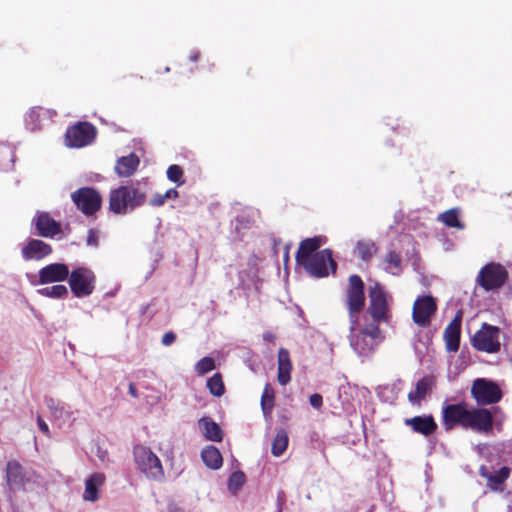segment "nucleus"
Returning a JSON list of instances; mask_svg holds the SVG:
<instances>
[{"instance_id": "nucleus-1", "label": "nucleus", "mask_w": 512, "mask_h": 512, "mask_svg": "<svg viewBox=\"0 0 512 512\" xmlns=\"http://www.w3.org/2000/svg\"><path fill=\"white\" fill-rule=\"evenodd\" d=\"M442 426L445 431H451L460 426L482 435H491L494 429V416L490 409L484 407H468L462 401L448 404L442 408Z\"/></svg>"}, {"instance_id": "nucleus-2", "label": "nucleus", "mask_w": 512, "mask_h": 512, "mask_svg": "<svg viewBox=\"0 0 512 512\" xmlns=\"http://www.w3.org/2000/svg\"><path fill=\"white\" fill-rule=\"evenodd\" d=\"M146 198L139 182L121 185L110 191L108 209L115 215H125L143 206Z\"/></svg>"}, {"instance_id": "nucleus-3", "label": "nucleus", "mask_w": 512, "mask_h": 512, "mask_svg": "<svg viewBox=\"0 0 512 512\" xmlns=\"http://www.w3.org/2000/svg\"><path fill=\"white\" fill-rule=\"evenodd\" d=\"M344 304L348 312L349 330H355L359 324V315L365 307V285L362 278L353 274L348 278L345 288Z\"/></svg>"}, {"instance_id": "nucleus-4", "label": "nucleus", "mask_w": 512, "mask_h": 512, "mask_svg": "<svg viewBox=\"0 0 512 512\" xmlns=\"http://www.w3.org/2000/svg\"><path fill=\"white\" fill-rule=\"evenodd\" d=\"M133 455L138 469L149 479L161 481L164 469L160 459L152 450L144 445H135Z\"/></svg>"}, {"instance_id": "nucleus-5", "label": "nucleus", "mask_w": 512, "mask_h": 512, "mask_svg": "<svg viewBox=\"0 0 512 512\" xmlns=\"http://www.w3.org/2000/svg\"><path fill=\"white\" fill-rule=\"evenodd\" d=\"M368 297L369 305L367 311L373 321L377 324L388 322L391 314L387 300V293L379 282H376L373 286L369 287Z\"/></svg>"}, {"instance_id": "nucleus-6", "label": "nucleus", "mask_w": 512, "mask_h": 512, "mask_svg": "<svg viewBox=\"0 0 512 512\" xmlns=\"http://www.w3.org/2000/svg\"><path fill=\"white\" fill-rule=\"evenodd\" d=\"M499 336V327L483 323L471 339L472 347L480 352L489 354L498 353L501 349Z\"/></svg>"}, {"instance_id": "nucleus-7", "label": "nucleus", "mask_w": 512, "mask_h": 512, "mask_svg": "<svg viewBox=\"0 0 512 512\" xmlns=\"http://www.w3.org/2000/svg\"><path fill=\"white\" fill-rule=\"evenodd\" d=\"M68 283L75 297H87L91 295L95 289L96 276L91 269L81 266L70 272Z\"/></svg>"}, {"instance_id": "nucleus-8", "label": "nucleus", "mask_w": 512, "mask_h": 512, "mask_svg": "<svg viewBox=\"0 0 512 512\" xmlns=\"http://www.w3.org/2000/svg\"><path fill=\"white\" fill-rule=\"evenodd\" d=\"M302 266L315 278L327 277L330 272L335 273L337 270V263L333 259V254L330 249L315 252L314 256L305 261Z\"/></svg>"}, {"instance_id": "nucleus-9", "label": "nucleus", "mask_w": 512, "mask_h": 512, "mask_svg": "<svg viewBox=\"0 0 512 512\" xmlns=\"http://www.w3.org/2000/svg\"><path fill=\"white\" fill-rule=\"evenodd\" d=\"M471 396L475 402L482 407L498 403L502 398V391L499 385L485 378H477L471 386Z\"/></svg>"}, {"instance_id": "nucleus-10", "label": "nucleus", "mask_w": 512, "mask_h": 512, "mask_svg": "<svg viewBox=\"0 0 512 512\" xmlns=\"http://www.w3.org/2000/svg\"><path fill=\"white\" fill-rule=\"evenodd\" d=\"M71 199L78 210L86 216H92L100 210L102 196L93 187H81L71 193Z\"/></svg>"}, {"instance_id": "nucleus-11", "label": "nucleus", "mask_w": 512, "mask_h": 512, "mask_svg": "<svg viewBox=\"0 0 512 512\" xmlns=\"http://www.w3.org/2000/svg\"><path fill=\"white\" fill-rule=\"evenodd\" d=\"M97 130L89 122H78L67 128L65 144L71 148H81L91 144L96 138Z\"/></svg>"}, {"instance_id": "nucleus-12", "label": "nucleus", "mask_w": 512, "mask_h": 512, "mask_svg": "<svg viewBox=\"0 0 512 512\" xmlns=\"http://www.w3.org/2000/svg\"><path fill=\"white\" fill-rule=\"evenodd\" d=\"M508 279V272L498 263H489L483 266L477 276V283L485 290L501 288Z\"/></svg>"}, {"instance_id": "nucleus-13", "label": "nucleus", "mask_w": 512, "mask_h": 512, "mask_svg": "<svg viewBox=\"0 0 512 512\" xmlns=\"http://www.w3.org/2000/svg\"><path fill=\"white\" fill-rule=\"evenodd\" d=\"M436 311L437 303L433 296H418L413 304L412 320L419 327H427Z\"/></svg>"}, {"instance_id": "nucleus-14", "label": "nucleus", "mask_w": 512, "mask_h": 512, "mask_svg": "<svg viewBox=\"0 0 512 512\" xmlns=\"http://www.w3.org/2000/svg\"><path fill=\"white\" fill-rule=\"evenodd\" d=\"M70 270L65 263H50L42 267L38 272V284L60 283L68 280Z\"/></svg>"}, {"instance_id": "nucleus-15", "label": "nucleus", "mask_w": 512, "mask_h": 512, "mask_svg": "<svg viewBox=\"0 0 512 512\" xmlns=\"http://www.w3.org/2000/svg\"><path fill=\"white\" fill-rule=\"evenodd\" d=\"M36 234L44 238H53L62 232L61 224L54 220L48 212L38 211L32 220Z\"/></svg>"}, {"instance_id": "nucleus-16", "label": "nucleus", "mask_w": 512, "mask_h": 512, "mask_svg": "<svg viewBox=\"0 0 512 512\" xmlns=\"http://www.w3.org/2000/svg\"><path fill=\"white\" fill-rule=\"evenodd\" d=\"M462 318L463 313L461 310H458L444 329L443 339L448 352H457L460 347Z\"/></svg>"}, {"instance_id": "nucleus-17", "label": "nucleus", "mask_w": 512, "mask_h": 512, "mask_svg": "<svg viewBox=\"0 0 512 512\" xmlns=\"http://www.w3.org/2000/svg\"><path fill=\"white\" fill-rule=\"evenodd\" d=\"M404 424L414 433L421 434L425 437L434 434L438 429V424L432 414L406 418Z\"/></svg>"}, {"instance_id": "nucleus-18", "label": "nucleus", "mask_w": 512, "mask_h": 512, "mask_svg": "<svg viewBox=\"0 0 512 512\" xmlns=\"http://www.w3.org/2000/svg\"><path fill=\"white\" fill-rule=\"evenodd\" d=\"M53 248L50 244L39 240L30 239L21 250V255L25 261L41 260L52 254Z\"/></svg>"}, {"instance_id": "nucleus-19", "label": "nucleus", "mask_w": 512, "mask_h": 512, "mask_svg": "<svg viewBox=\"0 0 512 512\" xmlns=\"http://www.w3.org/2000/svg\"><path fill=\"white\" fill-rule=\"evenodd\" d=\"M6 481L10 489L24 488L27 479L23 466L16 460H11L6 465Z\"/></svg>"}, {"instance_id": "nucleus-20", "label": "nucleus", "mask_w": 512, "mask_h": 512, "mask_svg": "<svg viewBox=\"0 0 512 512\" xmlns=\"http://www.w3.org/2000/svg\"><path fill=\"white\" fill-rule=\"evenodd\" d=\"M511 469L508 466H503L495 473H491L489 469L482 465L479 468V474L488 482V486L493 490L501 489V486L509 478Z\"/></svg>"}, {"instance_id": "nucleus-21", "label": "nucleus", "mask_w": 512, "mask_h": 512, "mask_svg": "<svg viewBox=\"0 0 512 512\" xmlns=\"http://www.w3.org/2000/svg\"><path fill=\"white\" fill-rule=\"evenodd\" d=\"M349 331L350 344L358 354L366 355L373 351L375 343L372 342L368 332L357 331V328Z\"/></svg>"}, {"instance_id": "nucleus-22", "label": "nucleus", "mask_w": 512, "mask_h": 512, "mask_svg": "<svg viewBox=\"0 0 512 512\" xmlns=\"http://www.w3.org/2000/svg\"><path fill=\"white\" fill-rule=\"evenodd\" d=\"M103 473H94L85 481V489L82 495L84 501L96 502L99 499V491L105 484Z\"/></svg>"}, {"instance_id": "nucleus-23", "label": "nucleus", "mask_w": 512, "mask_h": 512, "mask_svg": "<svg viewBox=\"0 0 512 512\" xmlns=\"http://www.w3.org/2000/svg\"><path fill=\"white\" fill-rule=\"evenodd\" d=\"M45 404L50 411L52 418L55 421H58L59 426L68 423H72L74 421L73 412L67 409L65 406L61 405L58 401L54 400L51 397L45 398Z\"/></svg>"}, {"instance_id": "nucleus-24", "label": "nucleus", "mask_w": 512, "mask_h": 512, "mask_svg": "<svg viewBox=\"0 0 512 512\" xmlns=\"http://www.w3.org/2000/svg\"><path fill=\"white\" fill-rule=\"evenodd\" d=\"M292 363L287 349L280 348L278 351V372L277 380L280 385H287L291 380Z\"/></svg>"}, {"instance_id": "nucleus-25", "label": "nucleus", "mask_w": 512, "mask_h": 512, "mask_svg": "<svg viewBox=\"0 0 512 512\" xmlns=\"http://www.w3.org/2000/svg\"><path fill=\"white\" fill-rule=\"evenodd\" d=\"M322 245L320 237L307 238L300 242L298 250L296 252V261L303 265L310 257L314 256L315 252Z\"/></svg>"}, {"instance_id": "nucleus-26", "label": "nucleus", "mask_w": 512, "mask_h": 512, "mask_svg": "<svg viewBox=\"0 0 512 512\" xmlns=\"http://www.w3.org/2000/svg\"><path fill=\"white\" fill-rule=\"evenodd\" d=\"M139 163L140 160L134 153L122 156L116 162L115 172L119 177H130L136 172Z\"/></svg>"}, {"instance_id": "nucleus-27", "label": "nucleus", "mask_w": 512, "mask_h": 512, "mask_svg": "<svg viewBox=\"0 0 512 512\" xmlns=\"http://www.w3.org/2000/svg\"><path fill=\"white\" fill-rule=\"evenodd\" d=\"M434 385L432 377L425 376L419 379L415 385L414 391L408 393V400L413 405H420L422 400L425 399L426 395L431 391Z\"/></svg>"}, {"instance_id": "nucleus-28", "label": "nucleus", "mask_w": 512, "mask_h": 512, "mask_svg": "<svg viewBox=\"0 0 512 512\" xmlns=\"http://www.w3.org/2000/svg\"><path fill=\"white\" fill-rule=\"evenodd\" d=\"M199 426L206 439L214 442H221L223 439V431L220 426L210 418H201Z\"/></svg>"}, {"instance_id": "nucleus-29", "label": "nucleus", "mask_w": 512, "mask_h": 512, "mask_svg": "<svg viewBox=\"0 0 512 512\" xmlns=\"http://www.w3.org/2000/svg\"><path fill=\"white\" fill-rule=\"evenodd\" d=\"M201 457L205 465L213 470L219 469L223 464V458L220 451L214 446H207L201 452Z\"/></svg>"}, {"instance_id": "nucleus-30", "label": "nucleus", "mask_w": 512, "mask_h": 512, "mask_svg": "<svg viewBox=\"0 0 512 512\" xmlns=\"http://www.w3.org/2000/svg\"><path fill=\"white\" fill-rule=\"evenodd\" d=\"M356 251L362 261L369 262L377 253L378 247L372 240H360L356 244Z\"/></svg>"}, {"instance_id": "nucleus-31", "label": "nucleus", "mask_w": 512, "mask_h": 512, "mask_svg": "<svg viewBox=\"0 0 512 512\" xmlns=\"http://www.w3.org/2000/svg\"><path fill=\"white\" fill-rule=\"evenodd\" d=\"M384 262L387 265L384 269L386 272L391 273L393 275H397L402 270V259L401 255L391 250L389 251L384 258Z\"/></svg>"}, {"instance_id": "nucleus-32", "label": "nucleus", "mask_w": 512, "mask_h": 512, "mask_svg": "<svg viewBox=\"0 0 512 512\" xmlns=\"http://www.w3.org/2000/svg\"><path fill=\"white\" fill-rule=\"evenodd\" d=\"M288 442L287 432L285 430L278 431L272 442L271 453L276 457L281 456L287 449Z\"/></svg>"}, {"instance_id": "nucleus-33", "label": "nucleus", "mask_w": 512, "mask_h": 512, "mask_svg": "<svg viewBox=\"0 0 512 512\" xmlns=\"http://www.w3.org/2000/svg\"><path fill=\"white\" fill-rule=\"evenodd\" d=\"M275 401V392L270 384H266L261 396V408L264 415H269L272 412Z\"/></svg>"}, {"instance_id": "nucleus-34", "label": "nucleus", "mask_w": 512, "mask_h": 512, "mask_svg": "<svg viewBox=\"0 0 512 512\" xmlns=\"http://www.w3.org/2000/svg\"><path fill=\"white\" fill-rule=\"evenodd\" d=\"M207 388L209 392L216 397H221L225 393V386L221 373L217 372L207 380Z\"/></svg>"}, {"instance_id": "nucleus-35", "label": "nucleus", "mask_w": 512, "mask_h": 512, "mask_svg": "<svg viewBox=\"0 0 512 512\" xmlns=\"http://www.w3.org/2000/svg\"><path fill=\"white\" fill-rule=\"evenodd\" d=\"M38 293L42 296L54 298V299H61L65 298L68 295V289L63 284H57L51 287H45L38 290Z\"/></svg>"}, {"instance_id": "nucleus-36", "label": "nucleus", "mask_w": 512, "mask_h": 512, "mask_svg": "<svg viewBox=\"0 0 512 512\" xmlns=\"http://www.w3.org/2000/svg\"><path fill=\"white\" fill-rule=\"evenodd\" d=\"M439 219L448 227L464 229V224L460 222L457 209H450L440 214Z\"/></svg>"}, {"instance_id": "nucleus-37", "label": "nucleus", "mask_w": 512, "mask_h": 512, "mask_svg": "<svg viewBox=\"0 0 512 512\" xmlns=\"http://www.w3.org/2000/svg\"><path fill=\"white\" fill-rule=\"evenodd\" d=\"M46 111L42 107H33L26 115L25 122L32 130L40 128V121Z\"/></svg>"}, {"instance_id": "nucleus-38", "label": "nucleus", "mask_w": 512, "mask_h": 512, "mask_svg": "<svg viewBox=\"0 0 512 512\" xmlns=\"http://www.w3.org/2000/svg\"><path fill=\"white\" fill-rule=\"evenodd\" d=\"M215 368V361L211 357H203L201 358L195 365V370L198 375L202 376Z\"/></svg>"}, {"instance_id": "nucleus-39", "label": "nucleus", "mask_w": 512, "mask_h": 512, "mask_svg": "<svg viewBox=\"0 0 512 512\" xmlns=\"http://www.w3.org/2000/svg\"><path fill=\"white\" fill-rule=\"evenodd\" d=\"M183 174V169L176 164L170 165L167 169V178L178 186L184 184V181L182 180Z\"/></svg>"}, {"instance_id": "nucleus-40", "label": "nucleus", "mask_w": 512, "mask_h": 512, "mask_svg": "<svg viewBox=\"0 0 512 512\" xmlns=\"http://www.w3.org/2000/svg\"><path fill=\"white\" fill-rule=\"evenodd\" d=\"M245 482V475L242 471L233 472L228 479L230 490H238Z\"/></svg>"}, {"instance_id": "nucleus-41", "label": "nucleus", "mask_w": 512, "mask_h": 512, "mask_svg": "<svg viewBox=\"0 0 512 512\" xmlns=\"http://www.w3.org/2000/svg\"><path fill=\"white\" fill-rule=\"evenodd\" d=\"M360 332H368L369 334V337H372V342L375 343V339L379 336L380 334V328L378 327L377 324H371L361 330H359Z\"/></svg>"}, {"instance_id": "nucleus-42", "label": "nucleus", "mask_w": 512, "mask_h": 512, "mask_svg": "<svg viewBox=\"0 0 512 512\" xmlns=\"http://www.w3.org/2000/svg\"><path fill=\"white\" fill-rule=\"evenodd\" d=\"M166 199L164 197V194L156 193L153 195L152 198L149 200V205L153 207H161L165 204Z\"/></svg>"}, {"instance_id": "nucleus-43", "label": "nucleus", "mask_w": 512, "mask_h": 512, "mask_svg": "<svg viewBox=\"0 0 512 512\" xmlns=\"http://www.w3.org/2000/svg\"><path fill=\"white\" fill-rule=\"evenodd\" d=\"M176 340V334L172 331H169V332H166L163 336H162V344L164 346H170L172 345Z\"/></svg>"}, {"instance_id": "nucleus-44", "label": "nucleus", "mask_w": 512, "mask_h": 512, "mask_svg": "<svg viewBox=\"0 0 512 512\" xmlns=\"http://www.w3.org/2000/svg\"><path fill=\"white\" fill-rule=\"evenodd\" d=\"M309 402L311 404L312 407L314 408H320L323 404V398L320 394L318 393H315V394H312L309 398Z\"/></svg>"}, {"instance_id": "nucleus-45", "label": "nucleus", "mask_w": 512, "mask_h": 512, "mask_svg": "<svg viewBox=\"0 0 512 512\" xmlns=\"http://www.w3.org/2000/svg\"><path fill=\"white\" fill-rule=\"evenodd\" d=\"M37 424L42 433H44L47 437H50V430L47 423L42 419L41 416L37 417Z\"/></svg>"}, {"instance_id": "nucleus-46", "label": "nucleus", "mask_w": 512, "mask_h": 512, "mask_svg": "<svg viewBox=\"0 0 512 512\" xmlns=\"http://www.w3.org/2000/svg\"><path fill=\"white\" fill-rule=\"evenodd\" d=\"M164 197L165 199H177L179 197V192L176 188H171V189H168L165 193H164Z\"/></svg>"}, {"instance_id": "nucleus-47", "label": "nucleus", "mask_w": 512, "mask_h": 512, "mask_svg": "<svg viewBox=\"0 0 512 512\" xmlns=\"http://www.w3.org/2000/svg\"><path fill=\"white\" fill-rule=\"evenodd\" d=\"M263 340L266 342L274 343L276 340V336L271 331H266L263 333Z\"/></svg>"}, {"instance_id": "nucleus-48", "label": "nucleus", "mask_w": 512, "mask_h": 512, "mask_svg": "<svg viewBox=\"0 0 512 512\" xmlns=\"http://www.w3.org/2000/svg\"><path fill=\"white\" fill-rule=\"evenodd\" d=\"M87 243H88V245H96L97 244L96 234L92 230L89 231Z\"/></svg>"}, {"instance_id": "nucleus-49", "label": "nucleus", "mask_w": 512, "mask_h": 512, "mask_svg": "<svg viewBox=\"0 0 512 512\" xmlns=\"http://www.w3.org/2000/svg\"><path fill=\"white\" fill-rule=\"evenodd\" d=\"M128 390H129V394L133 397V398H138V392H137V388H136V385L134 383H130L129 386H128Z\"/></svg>"}, {"instance_id": "nucleus-50", "label": "nucleus", "mask_w": 512, "mask_h": 512, "mask_svg": "<svg viewBox=\"0 0 512 512\" xmlns=\"http://www.w3.org/2000/svg\"><path fill=\"white\" fill-rule=\"evenodd\" d=\"M198 56H199L198 54H195V55H194V56H192L191 58H192V60H193V61H196V60L198 59Z\"/></svg>"}, {"instance_id": "nucleus-51", "label": "nucleus", "mask_w": 512, "mask_h": 512, "mask_svg": "<svg viewBox=\"0 0 512 512\" xmlns=\"http://www.w3.org/2000/svg\"><path fill=\"white\" fill-rule=\"evenodd\" d=\"M510 512H512V507L510 508Z\"/></svg>"}]
</instances>
